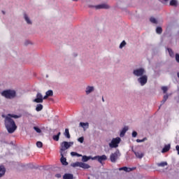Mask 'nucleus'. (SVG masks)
Returning a JSON list of instances; mask_svg holds the SVG:
<instances>
[{
    "instance_id": "obj_5",
    "label": "nucleus",
    "mask_w": 179,
    "mask_h": 179,
    "mask_svg": "<svg viewBox=\"0 0 179 179\" xmlns=\"http://www.w3.org/2000/svg\"><path fill=\"white\" fill-rule=\"evenodd\" d=\"M120 142H121V138L120 137L113 138L111 142L109 143V147L111 148V149L118 148V144Z\"/></svg>"
},
{
    "instance_id": "obj_25",
    "label": "nucleus",
    "mask_w": 179,
    "mask_h": 179,
    "mask_svg": "<svg viewBox=\"0 0 179 179\" xmlns=\"http://www.w3.org/2000/svg\"><path fill=\"white\" fill-rule=\"evenodd\" d=\"M156 33H157V34H162V33H163V29H162L161 27H157V29H156Z\"/></svg>"
},
{
    "instance_id": "obj_14",
    "label": "nucleus",
    "mask_w": 179,
    "mask_h": 179,
    "mask_svg": "<svg viewBox=\"0 0 179 179\" xmlns=\"http://www.w3.org/2000/svg\"><path fill=\"white\" fill-rule=\"evenodd\" d=\"M6 173V168L3 165L0 166V178L1 177H3L5 173Z\"/></svg>"
},
{
    "instance_id": "obj_39",
    "label": "nucleus",
    "mask_w": 179,
    "mask_h": 179,
    "mask_svg": "<svg viewBox=\"0 0 179 179\" xmlns=\"http://www.w3.org/2000/svg\"><path fill=\"white\" fill-rule=\"evenodd\" d=\"M138 136V133L136 131H133L132 132V137L133 138H136V136Z\"/></svg>"
},
{
    "instance_id": "obj_37",
    "label": "nucleus",
    "mask_w": 179,
    "mask_h": 179,
    "mask_svg": "<svg viewBox=\"0 0 179 179\" xmlns=\"http://www.w3.org/2000/svg\"><path fill=\"white\" fill-rule=\"evenodd\" d=\"M36 146H37V148H43V143L41 141H38L36 143Z\"/></svg>"
},
{
    "instance_id": "obj_8",
    "label": "nucleus",
    "mask_w": 179,
    "mask_h": 179,
    "mask_svg": "<svg viewBox=\"0 0 179 179\" xmlns=\"http://www.w3.org/2000/svg\"><path fill=\"white\" fill-rule=\"evenodd\" d=\"M145 69L143 68H140V69H135L133 71V74L134 76H143L145 73Z\"/></svg>"
},
{
    "instance_id": "obj_2",
    "label": "nucleus",
    "mask_w": 179,
    "mask_h": 179,
    "mask_svg": "<svg viewBox=\"0 0 179 179\" xmlns=\"http://www.w3.org/2000/svg\"><path fill=\"white\" fill-rule=\"evenodd\" d=\"M1 96L5 99H12L16 97V91L13 90H6L1 92Z\"/></svg>"
},
{
    "instance_id": "obj_42",
    "label": "nucleus",
    "mask_w": 179,
    "mask_h": 179,
    "mask_svg": "<svg viewBox=\"0 0 179 179\" xmlns=\"http://www.w3.org/2000/svg\"><path fill=\"white\" fill-rule=\"evenodd\" d=\"M55 177L57 178H61V174L60 173H57V174L55 175Z\"/></svg>"
},
{
    "instance_id": "obj_4",
    "label": "nucleus",
    "mask_w": 179,
    "mask_h": 179,
    "mask_svg": "<svg viewBox=\"0 0 179 179\" xmlns=\"http://www.w3.org/2000/svg\"><path fill=\"white\" fill-rule=\"evenodd\" d=\"M120 156H121V153H120V150H117L116 152L111 153L110 155V160L111 163H116Z\"/></svg>"
},
{
    "instance_id": "obj_27",
    "label": "nucleus",
    "mask_w": 179,
    "mask_h": 179,
    "mask_svg": "<svg viewBox=\"0 0 179 179\" xmlns=\"http://www.w3.org/2000/svg\"><path fill=\"white\" fill-rule=\"evenodd\" d=\"M158 167H165V166H167L166 162H162L161 163L157 164Z\"/></svg>"
},
{
    "instance_id": "obj_44",
    "label": "nucleus",
    "mask_w": 179,
    "mask_h": 179,
    "mask_svg": "<svg viewBox=\"0 0 179 179\" xmlns=\"http://www.w3.org/2000/svg\"><path fill=\"white\" fill-rule=\"evenodd\" d=\"M176 149L178 150V154L179 155V145H176Z\"/></svg>"
},
{
    "instance_id": "obj_7",
    "label": "nucleus",
    "mask_w": 179,
    "mask_h": 179,
    "mask_svg": "<svg viewBox=\"0 0 179 179\" xmlns=\"http://www.w3.org/2000/svg\"><path fill=\"white\" fill-rule=\"evenodd\" d=\"M72 167H81V169H90V166L83 162H74L71 164Z\"/></svg>"
},
{
    "instance_id": "obj_45",
    "label": "nucleus",
    "mask_w": 179,
    "mask_h": 179,
    "mask_svg": "<svg viewBox=\"0 0 179 179\" xmlns=\"http://www.w3.org/2000/svg\"><path fill=\"white\" fill-rule=\"evenodd\" d=\"M72 1H74V2H78V0H72Z\"/></svg>"
},
{
    "instance_id": "obj_21",
    "label": "nucleus",
    "mask_w": 179,
    "mask_h": 179,
    "mask_svg": "<svg viewBox=\"0 0 179 179\" xmlns=\"http://www.w3.org/2000/svg\"><path fill=\"white\" fill-rule=\"evenodd\" d=\"M59 136H61V132H59L57 135L52 136L53 141L58 142V141H59Z\"/></svg>"
},
{
    "instance_id": "obj_30",
    "label": "nucleus",
    "mask_w": 179,
    "mask_h": 179,
    "mask_svg": "<svg viewBox=\"0 0 179 179\" xmlns=\"http://www.w3.org/2000/svg\"><path fill=\"white\" fill-rule=\"evenodd\" d=\"M71 156H77V157H82V155L78 154L76 152H71Z\"/></svg>"
},
{
    "instance_id": "obj_23",
    "label": "nucleus",
    "mask_w": 179,
    "mask_h": 179,
    "mask_svg": "<svg viewBox=\"0 0 179 179\" xmlns=\"http://www.w3.org/2000/svg\"><path fill=\"white\" fill-rule=\"evenodd\" d=\"M45 94L48 97H52V96H54V92H52V90H50L46 92Z\"/></svg>"
},
{
    "instance_id": "obj_13",
    "label": "nucleus",
    "mask_w": 179,
    "mask_h": 179,
    "mask_svg": "<svg viewBox=\"0 0 179 179\" xmlns=\"http://www.w3.org/2000/svg\"><path fill=\"white\" fill-rule=\"evenodd\" d=\"M131 152H134L135 156L138 159H142L145 156V154H143V152H136L135 150H134V148L131 149Z\"/></svg>"
},
{
    "instance_id": "obj_38",
    "label": "nucleus",
    "mask_w": 179,
    "mask_h": 179,
    "mask_svg": "<svg viewBox=\"0 0 179 179\" xmlns=\"http://www.w3.org/2000/svg\"><path fill=\"white\" fill-rule=\"evenodd\" d=\"M78 142H80V143H83V141H85V138L83 137H80L78 139Z\"/></svg>"
},
{
    "instance_id": "obj_15",
    "label": "nucleus",
    "mask_w": 179,
    "mask_h": 179,
    "mask_svg": "<svg viewBox=\"0 0 179 179\" xmlns=\"http://www.w3.org/2000/svg\"><path fill=\"white\" fill-rule=\"evenodd\" d=\"M120 171H126L127 173H129V171H132V169L131 168H128L127 166H124V167H121L119 169Z\"/></svg>"
},
{
    "instance_id": "obj_16",
    "label": "nucleus",
    "mask_w": 179,
    "mask_h": 179,
    "mask_svg": "<svg viewBox=\"0 0 179 179\" xmlns=\"http://www.w3.org/2000/svg\"><path fill=\"white\" fill-rule=\"evenodd\" d=\"M63 179H73V174H72V173H65L63 176Z\"/></svg>"
},
{
    "instance_id": "obj_10",
    "label": "nucleus",
    "mask_w": 179,
    "mask_h": 179,
    "mask_svg": "<svg viewBox=\"0 0 179 179\" xmlns=\"http://www.w3.org/2000/svg\"><path fill=\"white\" fill-rule=\"evenodd\" d=\"M138 82H139L141 86H145L148 83V76H141V77L138 78Z\"/></svg>"
},
{
    "instance_id": "obj_33",
    "label": "nucleus",
    "mask_w": 179,
    "mask_h": 179,
    "mask_svg": "<svg viewBox=\"0 0 179 179\" xmlns=\"http://www.w3.org/2000/svg\"><path fill=\"white\" fill-rule=\"evenodd\" d=\"M161 89L163 91V93H164V94L167 93V90H169V87H167L166 86L162 87Z\"/></svg>"
},
{
    "instance_id": "obj_29",
    "label": "nucleus",
    "mask_w": 179,
    "mask_h": 179,
    "mask_svg": "<svg viewBox=\"0 0 179 179\" xmlns=\"http://www.w3.org/2000/svg\"><path fill=\"white\" fill-rule=\"evenodd\" d=\"M150 21L151 22V23H153L154 24H157V20H156V18L151 17L150 18Z\"/></svg>"
},
{
    "instance_id": "obj_9",
    "label": "nucleus",
    "mask_w": 179,
    "mask_h": 179,
    "mask_svg": "<svg viewBox=\"0 0 179 179\" xmlns=\"http://www.w3.org/2000/svg\"><path fill=\"white\" fill-rule=\"evenodd\" d=\"M88 8H94L96 10L99 9H108L110 6L106 3L99 4L96 6L88 5Z\"/></svg>"
},
{
    "instance_id": "obj_12",
    "label": "nucleus",
    "mask_w": 179,
    "mask_h": 179,
    "mask_svg": "<svg viewBox=\"0 0 179 179\" xmlns=\"http://www.w3.org/2000/svg\"><path fill=\"white\" fill-rule=\"evenodd\" d=\"M60 155L62 156V157L60 159L62 164H63V166H68V162H66V158L64 157V156H65V152H60Z\"/></svg>"
},
{
    "instance_id": "obj_3",
    "label": "nucleus",
    "mask_w": 179,
    "mask_h": 179,
    "mask_svg": "<svg viewBox=\"0 0 179 179\" xmlns=\"http://www.w3.org/2000/svg\"><path fill=\"white\" fill-rule=\"evenodd\" d=\"M72 145H73V142L63 141L61 143L60 152L65 153L66 149H69Z\"/></svg>"
},
{
    "instance_id": "obj_18",
    "label": "nucleus",
    "mask_w": 179,
    "mask_h": 179,
    "mask_svg": "<svg viewBox=\"0 0 179 179\" xmlns=\"http://www.w3.org/2000/svg\"><path fill=\"white\" fill-rule=\"evenodd\" d=\"M93 90H94V87L88 86L86 88L85 93H86V94H90V93H92V92H93Z\"/></svg>"
},
{
    "instance_id": "obj_32",
    "label": "nucleus",
    "mask_w": 179,
    "mask_h": 179,
    "mask_svg": "<svg viewBox=\"0 0 179 179\" xmlns=\"http://www.w3.org/2000/svg\"><path fill=\"white\" fill-rule=\"evenodd\" d=\"M168 52L169 53L170 57H174V52L171 48H168Z\"/></svg>"
},
{
    "instance_id": "obj_31",
    "label": "nucleus",
    "mask_w": 179,
    "mask_h": 179,
    "mask_svg": "<svg viewBox=\"0 0 179 179\" xmlns=\"http://www.w3.org/2000/svg\"><path fill=\"white\" fill-rule=\"evenodd\" d=\"M171 6H177V1L176 0H171L170 1Z\"/></svg>"
},
{
    "instance_id": "obj_1",
    "label": "nucleus",
    "mask_w": 179,
    "mask_h": 179,
    "mask_svg": "<svg viewBox=\"0 0 179 179\" xmlns=\"http://www.w3.org/2000/svg\"><path fill=\"white\" fill-rule=\"evenodd\" d=\"M3 117L5 118L4 124L8 134H13L15 130L17 129V126H16L15 120H13L12 118H20V116L9 113L6 116Z\"/></svg>"
},
{
    "instance_id": "obj_35",
    "label": "nucleus",
    "mask_w": 179,
    "mask_h": 179,
    "mask_svg": "<svg viewBox=\"0 0 179 179\" xmlns=\"http://www.w3.org/2000/svg\"><path fill=\"white\" fill-rule=\"evenodd\" d=\"M125 45H127V42H125V41H123L120 45V48H122L125 47Z\"/></svg>"
},
{
    "instance_id": "obj_20",
    "label": "nucleus",
    "mask_w": 179,
    "mask_h": 179,
    "mask_svg": "<svg viewBox=\"0 0 179 179\" xmlns=\"http://www.w3.org/2000/svg\"><path fill=\"white\" fill-rule=\"evenodd\" d=\"M127 131H128V127H124L120 132V136H124L127 133Z\"/></svg>"
},
{
    "instance_id": "obj_40",
    "label": "nucleus",
    "mask_w": 179,
    "mask_h": 179,
    "mask_svg": "<svg viewBox=\"0 0 179 179\" xmlns=\"http://www.w3.org/2000/svg\"><path fill=\"white\" fill-rule=\"evenodd\" d=\"M145 141V138H143V140H141V139H137L136 140V142L138 143H141V142H144Z\"/></svg>"
},
{
    "instance_id": "obj_34",
    "label": "nucleus",
    "mask_w": 179,
    "mask_h": 179,
    "mask_svg": "<svg viewBox=\"0 0 179 179\" xmlns=\"http://www.w3.org/2000/svg\"><path fill=\"white\" fill-rule=\"evenodd\" d=\"M34 131L37 132V134H41V129L37 127H34Z\"/></svg>"
},
{
    "instance_id": "obj_19",
    "label": "nucleus",
    "mask_w": 179,
    "mask_h": 179,
    "mask_svg": "<svg viewBox=\"0 0 179 179\" xmlns=\"http://www.w3.org/2000/svg\"><path fill=\"white\" fill-rule=\"evenodd\" d=\"M80 127H82L83 129H87L89 128V123L88 122H80Z\"/></svg>"
},
{
    "instance_id": "obj_41",
    "label": "nucleus",
    "mask_w": 179,
    "mask_h": 179,
    "mask_svg": "<svg viewBox=\"0 0 179 179\" xmlns=\"http://www.w3.org/2000/svg\"><path fill=\"white\" fill-rule=\"evenodd\" d=\"M176 59L178 62H179V55L178 54H176Z\"/></svg>"
},
{
    "instance_id": "obj_6",
    "label": "nucleus",
    "mask_w": 179,
    "mask_h": 179,
    "mask_svg": "<svg viewBox=\"0 0 179 179\" xmlns=\"http://www.w3.org/2000/svg\"><path fill=\"white\" fill-rule=\"evenodd\" d=\"M92 160H97L99 163L101 164H103V162H106L107 160V155H96L92 158Z\"/></svg>"
},
{
    "instance_id": "obj_17",
    "label": "nucleus",
    "mask_w": 179,
    "mask_h": 179,
    "mask_svg": "<svg viewBox=\"0 0 179 179\" xmlns=\"http://www.w3.org/2000/svg\"><path fill=\"white\" fill-rule=\"evenodd\" d=\"M171 145L170 144L166 145L162 150V153H166L170 150Z\"/></svg>"
},
{
    "instance_id": "obj_43",
    "label": "nucleus",
    "mask_w": 179,
    "mask_h": 179,
    "mask_svg": "<svg viewBox=\"0 0 179 179\" xmlns=\"http://www.w3.org/2000/svg\"><path fill=\"white\" fill-rule=\"evenodd\" d=\"M47 99H48V96L47 94H45V96H44V97H43V100H47Z\"/></svg>"
},
{
    "instance_id": "obj_28",
    "label": "nucleus",
    "mask_w": 179,
    "mask_h": 179,
    "mask_svg": "<svg viewBox=\"0 0 179 179\" xmlns=\"http://www.w3.org/2000/svg\"><path fill=\"white\" fill-rule=\"evenodd\" d=\"M24 20H26V22L28 24H31V21H30V19L26 14L24 15Z\"/></svg>"
},
{
    "instance_id": "obj_47",
    "label": "nucleus",
    "mask_w": 179,
    "mask_h": 179,
    "mask_svg": "<svg viewBox=\"0 0 179 179\" xmlns=\"http://www.w3.org/2000/svg\"><path fill=\"white\" fill-rule=\"evenodd\" d=\"M165 1V2H167V1H169V0H164Z\"/></svg>"
},
{
    "instance_id": "obj_22",
    "label": "nucleus",
    "mask_w": 179,
    "mask_h": 179,
    "mask_svg": "<svg viewBox=\"0 0 179 179\" xmlns=\"http://www.w3.org/2000/svg\"><path fill=\"white\" fill-rule=\"evenodd\" d=\"M90 159H92V157H87L86 155L83 156L82 158V162H89V160H90Z\"/></svg>"
},
{
    "instance_id": "obj_36",
    "label": "nucleus",
    "mask_w": 179,
    "mask_h": 179,
    "mask_svg": "<svg viewBox=\"0 0 179 179\" xmlns=\"http://www.w3.org/2000/svg\"><path fill=\"white\" fill-rule=\"evenodd\" d=\"M169 99V95L168 94H165L164 96L163 100H162V103H166V101H167V99Z\"/></svg>"
},
{
    "instance_id": "obj_24",
    "label": "nucleus",
    "mask_w": 179,
    "mask_h": 179,
    "mask_svg": "<svg viewBox=\"0 0 179 179\" xmlns=\"http://www.w3.org/2000/svg\"><path fill=\"white\" fill-rule=\"evenodd\" d=\"M64 136H65L68 139H70V138H71V134H69V129H65Z\"/></svg>"
},
{
    "instance_id": "obj_11",
    "label": "nucleus",
    "mask_w": 179,
    "mask_h": 179,
    "mask_svg": "<svg viewBox=\"0 0 179 179\" xmlns=\"http://www.w3.org/2000/svg\"><path fill=\"white\" fill-rule=\"evenodd\" d=\"M34 103H43V94L38 92L36 94V98L33 100Z\"/></svg>"
},
{
    "instance_id": "obj_26",
    "label": "nucleus",
    "mask_w": 179,
    "mask_h": 179,
    "mask_svg": "<svg viewBox=\"0 0 179 179\" xmlns=\"http://www.w3.org/2000/svg\"><path fill=\"white\" fill-rule=\"evenodd\" d=\"M43 105L42 104H37V106H36V111H41V110H43Z\"/></svg>"
},
{
    "instance_id": "obj_46",
    "label": "nucleus",
    "mask_w": 179,
    "mask_h": 179,
    "mask_svg": "<svg viewBox=\"0 0 179 179\" xmlns=\"http://www.w3.org/2000/svg\"><path fill=\"white\" fill-rule=\"evenodd\" d=\"M102 101H104V98L103 97H102Z\"/></svg>"
}]
</instances>
